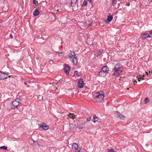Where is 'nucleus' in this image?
Instances as JSON below:
<instances>
[{"label": "nucleus", "instance_id": "f257e3e1", "mask_svg": "<svg viewBox=\"0 0 152 152\" xmlns=\"http://www.w3.org/2000/svg\"><path fill=\"white\" fill-rule=\"evenodd\" d=\"M112 71L113 72V76L117 77L118 76L123 72L121 65L119 63H117L115 65Z\"/></svg>", "mask_w": 152, "mask_h": 152}, {"label": "nucleus", "instance_id": "f03ea898", "mask_svg": "<svg viewBox=\"0 0 152 152\" xmlns=\"http://www.w3.org/2000/svg\"><path fill=\"white\" fill-rule=\"evenodd\" d=\"M68 57L70 60L72 62L74 65H76L77 62V57L74 52H72L68 54Z\"/></svg>", "mask_w": 152, "mask_h": 152}, {"label": "nucleus", "instance_id": "7ed1b4c3", "mask_svg": "<svg viewBox=\"0 0 152 152\" xmlns=\"http://www.w3.org/2000/svg\"><path fill=\"white\" fill-rule=\"evenodd\" d=\"M96 94L95 97L96 101L98 102H102L104 98V93L102 92H97Z\"/></svg>", "mask_w": 152, "mask_h": 152}, {"label": "nucleus", "instance_id": "20e7f679", "mask_svg": "<svg viewBox=\"0 0 152 152\" xmlns=\"http://www.w3.org/2000/svg\"><path fill=\"white\" fill-rule=\"evenodd\" d=\"M21 100L19 99H17L16 100L12 102L10 104V107L12 109H15L21 103Z\"/></svg>", "mask_w": 152, "mask_h": 152}, {"label": "nucleus", "instance_id": "39448f33", "mask_svg": "<svg viewBox=\"0 0 152 152\" xmlns=\"http://www.w3.org/2000/svg\"><path fill=\"white\" fill-rule=\"evenodd\" d=\"M72 149L75 152H83L82 150L79 147L76 143H74L72 145Z\"/></svg>", "mask_w": 152, "mask_h": 152}, {"label": "nucleus", "instance_id": "423d86ee", "mask_svg": "<svg viewBox=\"0 0 152 152\" xmlns=\"http://www.w3.org/2000/svg\"><path fill=\"white\" fill-rule=\"evenodd\" d=\"M8 75L7 74L0 71V79L3 80L7 78Z\"/></svg>", "mask_w": 152, "mask_h": 152}, {"label": "nucleus", "instance_id": "0eeeda50", "mask_svg": "<svg viewBox=\"0 0 152 152\" xmlns=\"http://www.w3.org/2000/svg\"><path fill=\"white\" fill-rule=\"evenodd\" d=\"M39 128L41 129L47 130L49 129V126L45 123L41 124L40 125Z\"/></svg>", "mask_w": 152, "mask_h": 152}, {"label": "nucleus", "instance_id": "6e6552de", "mask_svg": "<svg viewBox=\"0 0 152 152\" xmlns=\"http://www.w3.org/2000/svg\"><path fill=\"white\" fill-rule=\"evenodd\" d=\"M101 70L107 74L108 73V72L109 71V68L107 65H105L103 66L102 67Z\"/></svg>", "mask_w": 152, "mask_h": 152}, {"label": "nucleus", "instance_id": "1a4fd4ad", "mask_svg": "<svg viewBox=\"0 0 152 152\" xmlns=\"http://www.w3.org/2000/svg\"><path fill=\"white\" fill-rule=\"evenodd\" d=\"M83 82V80L82 79H80L78 83V86L79 88H81L83 87L84 85V83Z\"/></svg>", "mask_w": 152, "mask_h": 152}, {"label": "nucleus", "instance_id": "9d476101", "mask_svg": "<svg viewBox=\"0 0 152 152\" xmlns=\"http://www.w3.org/2000/svg\"><path fill=\"white\" fill-rule=\"evenodd\" d=\"M85 126V124L83 122H79L77 124V127L79 129L83 128Z\"/></svg>", "mask_w": 152, "mask_h": 152}, {"label": "nucleus", "instance_id": "9b49d317", "mask_svg": "<svg viewBox=\"0 0 152 152\" xmlns=\"http://www.w3.org/2000/svg\"><path fill=\"white\" fill-rule=\"evenodd\" d=\"M107 74L101 70L98 74V76L99 77H104Z\"/></svg>", "mask_w": 152, "mask_h": 152}, {"label": "nucleus", "instance_id": "f8f14e48", "mask_svg": "<svg viewBox=\"0 0 152 152\" xmlns=\"http://www.w3.org/2000/svg\"><path fill=\"white\" fill-rule=\"evenodd\" d=\"M141 37L142 39H145L146 38L151 37V36H150L148 34H144L142 33L141 34Z\"/></svg>", "mask_w": 152, "mask_h": 152}, {"label": "nucleus", "instance_id": "ddd939ff", "mask_svg": "<svg viewBox=\"0 0 152 152\" xmlns=\"http://www.w3.org/2000/svg\"><path fill=\"white\" fill-rule=\"evenodd\" d=\"M65 72L68 75L69 74L70 69L69 67L67 66H66L64 69Z\"/></svg>", "mask_w": 152, "mask_h": 152}, {"label": "nucleus", "instance_id": "4468645a", "mask_svg": "<svg viewBox=\"0 0 152 152\" xmlns=\"http://www.w3.org/2000/svg\"><path fill=\"white\" fill-rule=\"evenodd\" d=\"M92 25V22L91 21H89L88 23H87V22L83 24V25L86 28L88 27L89 26H91Z\"/></svg>", "mask_w": 152, "mask_h": 152}, {"label": "nucleus", "instance_id": "2eb2a0df", "mask_svg": "<svg viewBox=\"0 0 152 152\" xmlns=\"http://www.w3.org/2000/svg\"><path fill=\"white\" fill-rule=\"evenodd\" d=\"M77 0H71V4L72 7H74L76 5Z\"/></svg>", "mask_w": 152, "mask_h": 152}, {"label": "nucleus", "instance_id": "dca6fc26", "mask_svg": "<svg viewBox=\"0 0 152 152\" xmlns=\"http://www.w3.org/2000/svg\"><path fill=\"white\" fill-rule=\"evenodd\" d=\"M80 75V73H79L78 71H75L74 72V75L73 76H75L76 77H79Z\"/></svg>", "mask_w": 152, "mask_h": 152}, {"label": "nucleus", "instance_id": "f3484780", "mask_svg": "<svg viewBox=\"0 0 152 152\" xmlns=\"http://www.w3.org/2000/svg\"><path fill=\"white\" fill-rule=\"evenodd\" d=\"M113 18V16L110 15L108 16L107 18V20L109 22H110L112 20Z\"/></svg>", "mask_w": 152, "mask_h": 152}, {"label": "nucleus", "instance_id": "a211bd4d", "mask_svg": "<svg viewBox=\"0 0 152 152\" xmlns=\"http://www.w3.org/2000/svg\"><path fill=\"white\" fill-rule=\"evenodd\" d=\"M33 15L34 16H37L39 14V12L37 10H36L33 12Z\"/></svg>", "mask_w": 152, "mask_h": 152}, {"label": "nucleus", "instance_id": "6ab92c4d", "mask_svg": "<svg viewBox=\"0 0 152 152\" xmlns=\"http://www.w3.org/2000/svg\"><path fill=\"white\" fill-rule=\"evenodd\" d=\"M93 119H94V123H95L96 121H97L98 120V118L97 117L96 115H95L94 116Z\"/></svg>", "mask_w": 152, "mask_h": 152}, {"label": "nucleus", "instance_id": "aec40b11", "mask_svg": "<svg viewBox=\"0 0 152 152\" xmlns=\"http://www.w3.org/2000/svg\"><path fill=\"white\" fill-rule=\"evenodd\" d=\"M115 116L118 117L120 116L121 115L118 112H116L115 113Z\"/></svg>", "mask_w": 152, "mask_h": 152}, {"label": "nucleus", "instance_id": "412c9836", "mask_svg": "<svg viewBox=\"0 0 152 152\" xmlns=\"http://www.w3.org/2000/svg\"><path fill=\"white\" fill-rule=\"evenodd\" d=\"M0 148L1 149H3L4 150H7V147L5 146H3L0 147Z\"/></svg>", "mask_w": 152, "mask_h": 152}, {"label": "nucleus", "instance_id": "4be33fe9", "mask_svg": "<svg viewBox=\"0 0 152 152\" xmlns=\"http://www.w3.org/2000/svg\"><path fill=\"white\" fill-rule=\"evenodd\" d=\"M108 152H116L114 151L113 149L112 148L111 149H109L107 150Z\"/></svg>", "mask_w": 152, "mask_h": 152}, {"label": "nucleus", "instance_id": "5701e85b", "mask_svg": "<svg viewBox=\"0 0 152 152\" xmlns=\"http://www.w3.org/2000/svg\"><path fill=\"white\" fill-rule=\"evenodd\" d=\"M29 83H30V82L28 81L25 82L24 83V84L25 85H26V87H29V85H28V84Z\"/></svg>", "mask_w": 152, "mask_h": 152}, {"label": "nucleus", "instance_id": "b1692460", "mask_svg": "<svg viewBox=\"0 0 152 152\" xmlns=\"http://www.w3.org/2000/svg\"><path fill=\"white\" fill-rule=\"evenodd\" d=\"M87 2L86 1L84 0L83 1V3L82 6H85L87 5Z\"/></svg>", "mask_w": 152, "mask_h": 152}, {"label": "nucleus", "instance_id": "393cba45", "mask_svg": "<svg viewBox=\"0 0 152 152\" xmlns=\"http://www.w3.org/2000/svg\"><path fill=\"white\" fill-rule=\"evenodd\" d=\"M69 117L72 118H74L75 117V115L73 114H69Z\"/></svg>", "mask_w": 152, "mask_h": 152}, {"label": "nucleus", "instance_id": "a878e982", "mask_svg": "<svg viewBox=\"0 0 152 152\" xmlns=\"http://www.w3.org/2000/svg\"><path fill=\"white\" fill-rule=\"evenodd\" d=\"M147 75L148 76L149 75V76H151V75H152V72L149 71L148 72H148H145Z\"/></svg>", "mask_w": 152, "mask_h": 152}, {"label": "nucleus", "instance_id": "bb28decb", "mask_svg": "<svg viewBox=\"0 0 152 152\" xmlns=\"http://www.w3.org/2000/svg\"><path fill=\"white\" fill-rule=\"evenodd\" d=\"M149 101V100L147 98H146L145 99V104H147Z\"/></svg>", "mask_w": 152, "mask_h": 152}, {"label": "nucleus", "instance_id": "cd10ccee", "mask_svg": "<svg viewBox=\"0 0 152 152\" xmlns=\"http://www.w3.org/2000/svg\"><path fill=\"white\" fill-rule=\"evenodd\" d=\"M141 77V76H140L139 77H137V78H138V81H140V80L143 79V78H142Z\"/></svg>", "mask_w": 152, "mask_h": 152}, {"label": "nucleus", "instance_id": "c85d7f7f", "mask_svg": "<svg viewBox=\"0 0 152 152\" xmlns=\"http://www.w3.org/2000/svg\"><path fill=\"white\" fill-rule=\"evenodd\" d=\"M116 0H113V6L115 5L116 4Z\"/></svg>", "mask_w": 152, "mask_h": 152}, {"label": "nucleus", "instance_id": "c756f323", "mask_svg": "<svg viewBox=\"0 0 152 152\" xmlns=\"http://www.w3.org/2000/svg\"><path fill=\"white\" fill-rule=\"evenodd\" d=\"M58 55L59 56H63L64 55V53L63 52L58 53Z\"/></svg>", "mask_w": 152, "mask_h": 152}, {"label": "nucleus", "instance_id": "7c9ffc66", "mask_svg": "<svg viewBox=\"0 0 152 152\" xmlns=\"http://www.w3.org/2000/svg\"><path fill=\"white\" fill-rule=\"evenodd\" d=\"M121 119H122V120H124L125 118V117L123 115H121L119 117Z\"/></svg>", "mask_w": 152, "mask_h": 152}, {"label": "nucleus", "instance_id": "2f4dec72", "mask_svg": "<svg viewBox=\"0 0 152 152\" xmlns=\"http://www.w3.org/2000/svg\"><path fill=\"white\" fill-rule=\"evenodd\" d=\"M73 126H74V125L72 124H69V126L70 127V128L71 129H72V127H73Z\"/></svg>", "mask_w": 152, "mask_h": 152}, {"label": "nucleus", "instance_id": "473e14b6", "mask_svg": "<svg viewBox=\"0 0 152 152\" xmlns=\"http://www.w3.org/2000/svg\"><path fill=\"white\" fill-rule=\"evenodd\" d=\"M91 117L88 118L87 119V121H90L91 120Z\"/></svg>", "mask_w": 152, "mask_h": 152}, {"label": "nucleus", "instance_id": "72a5a7b5", "mask_svg": "<svg viewBox=\"0 0 152 152\" xmlns=\"http://www.w3.org/2000/svg\"><path fill=\"white\" fill-rule=\"evenodd\" d=\"M37 2H36L35 0H34L33 1V3L34 4L36 5L37 4Z\"/></svg>", "mask_w": 152, "mask_h": 152}, {"label": "nucleus", "instance_id": "f704fd0d", "mask_svg": "<svg viewBox=\"0 0 152 152\" xmlns=\"http://www.w3.org/2000/svg\"><path fill=\"white\" fill-rule=\"evenodd\" d=\"M130 5V4L129 3H128L126 4V6H129Z\"/></svg>", "mask_w": 152, "mask_h": 152}, {"label": "nucleus", "instance_id": "c9c22d12", "mask_svg": "<svg viewBox=\"0 0 152 152\" xmlns=\"http://www.w3.org/2000/svg\"><path fill=\"white\" fill-rule=\"evenodd\" d=\"M10 37H11V39H12L13 38V36H12V35L11 34H10Z\"/></svg>", "mask_w": 152, "mask_h": 152}, {"label": "nucleus", "instance_id": "e433bc0d", "mask_svg": "<svg viewBox=\"0 0 152 152\" xmlns=\"http://www.w3.org/2000/svg\"><path fill=\"white\" fill-rule=\"evenodd\" d=\"M137 83V82L135 80L134 82V84H136Z\"/></svg>", "mask_w": 152, "mask_h": 152}, {"label": "nucleus", "instance_id": "4c0bfd02", "mask_svg": "<svg viewBox=\"0 0 152 152\" xmlns=\"http://www.w3.org/2000/svg\"><path fill=\"white\" fill-rule=\"evenodd\" d=\"M150 34L152 35V31H151V32H150Z\"/></svg>", "mask_w": 152, "mask_h": 152}, {"label": "nucleus", "instance_id": "58836bf2", "mask_svg": "<svg viewBox=\"0 0 152 152\" xmlns=\"http://www.w3.org/2000/svg\"><path fill=\"white\" fill-rule=\"evenodd\" d=\"M101 54V52H99V54Z\"/></svg>", "mask_w": 152, "mask_h": 152}, {"label": "nucleus", "instance_id": "ea45409f", "mask_svg": "<svg viewBox=\"0 0 152 152\" xmlns=\"http://www.w3.org/2000/svg\"><path fill=\"white\" fill-rule=\"evenodd\" d=\"M145 77V75H143V77Z\"/></svg>", "mask_w": 152, "mask_h": 152}, {"label": "nucleus", "instance_id": "a19ab883", "mask_svg": "<svg viewBox=\"0 0 152 152\" xmlns=\"http://www.w3.org/2000/svg\"><path fill=\"white\" fill-rule=\"evenodd\" d=\"M41 7L43 8V7L42 6V7Z\"/></svg>", "mask_w": 152, "mask_h": 152}]
</instances>
